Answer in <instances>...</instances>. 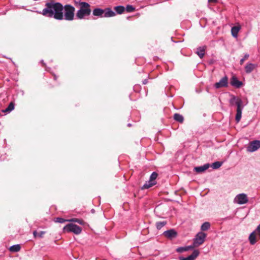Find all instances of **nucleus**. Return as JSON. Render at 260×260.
<instances>
[{
    "label": "nucleus",
    "instance_id": "nucleus-23",
    "mask_svg": "<svg viewBox=\"0 0 260 260\" xmlns=\"http://www.w3.org/2000/svg\"><path fill=\"white\" fill-rule=\"evenodd\" d=\"M211 226V224L209 222H205L202 224L201 227L202 231H206L208 230Z\"/></svg>",
    "mask_w": 260,
    "mask_h": 260
},
{
    "label": "nucleus",
    "instance_id": "nucleus-2",
    "mask_svg": "<svg viewBox=\"0 0 260 260\" xmlns=\"http://www.w3.org/2000/svg\"><path fill=\"white\" fill-rule=\"evenodd\" d=\"M231 99L229 103L231 106L236 105L237 106L236 114L235 116V120L238 123L242 117V111L243 109L244 105H242V101L239 98L234 95H231Z\"/></svg>",
    "mask_w": 260,
    "mask_h": 260
},
{
    "label": "nucleus",
    "instance_id": "nucleus-25",
    "mask_svg": "<svg viewBox=\"0 0 260 260\" xmlns=\"http://www.w3.org/2000/svg\"><path fill=\"white\" fill-rule=\"evenodd\" d=\"M114 10L117 14H121L124 11L125 8L122 6H118L114 7Z\"/></svg>",
    "mask_w": 260,
    "mask_h": 260
},
{
    "label": "nucleus",
    "instance_id": "nucleus-12",
    "mask_svg": "<svg viewBox=\"0 0 260 260\" xmlns=\"http://www.w3.org/2000/svg\"><path fill=\"white\" fill-rule=\"evenodd\" d=\"M210 167L209 164H206L202 166L196 167L194 168V170L197 173H202L207 170Z\"/></svg>",
    "mask_w": 260,
    "mask_h": 260
},
{
    "label": "nucleus",
    "instance_id": "nucleus-27",
    "mask_svg": "<svg viewBox=\"0 0 260 260\" xmlns=\"http://www.w3.org/2000/svg\"><path fill=\"white\" fill-rule=\"evenodd\" d=\"M222 165V162L217 161H215V162H213L212 164L211 167L214 169H217L219 168H220Z\"/></svg>",
    "mask_w": 260,
    "mask_h": 260
},
{
    "label": "nucleus",
    "instance_id": "nucleus-22",
    "mask_svg": "<svg viewBox=\"0 0 260 260\" xmlns=\"http://www.w3.org/2000/svg\"><path fill=\"white\" fill-rule=\"evenodd\" d=\"M21 249L20 245L19 244H15L11 246L9 248V250L11 252H16L20 251Z\"/></svg>",
    "mask_w": 260,
    "mask_h": 260
},
{
    "label": "nucleus",
    "instance_id": "nucleus-36",
    "mask_svg": "<svg viewBox=\"0 0 260 260\" xmlns=\"http://www.w3.org/2000/svg\"><path fill=\"white\" fill-rule=\"evenodd\" d=\"M46 233L45 231H41L39 233H38V237L42 238L43 237L44 235Z\"/></svg>",
    "mask_w": 260,
    "mask_h": 260
},
{
    "label": "nucleus",
    "instance_id": "nucleus-8",
    "mask_svg": "<svg viewBox=\"0 0 260 260\" xmlns=\"http://www.w3.org/2000/svg\"><path fill=\"white\" fill-rule=\"evenodd\" d=\"M163 235L170 240L175 239L177 236V233L174 229H170L165 231Z\"/></svg>",
    "mask_w": 260,
    "mask_h": 260
},
{
    "label": "nucleus",
    "instance_id": "nucleus-33",
    "mask_svg": "<svg viewBox=\"0 0 260 260\" xmlns=\"http://www.w3.org/2000/svg\"><path fill=\"white\" fill-rule=\"evenodd\" d=\"M248 152H253L256 151L259 147H246Z\"/></svg>",
    "mask_w": 260,
    "mask_h": 260
},
{
    "label": "nucleus",
    "instance_id": "nucleus-30",
    "mask_svg": "<svg viewBox=\"0 0 260 260\" xmlns=\"http://www.w3.org/2000/svg\"><path fill=\"white\" fill-rule=\"evenodd\" d=\"M68 219H65L62 217H56L54 218L53 221L55 222H58V223H64L65 222L68 221Z\"/></svg>",
    "mask_w": 260,
    "mask_h": 260
},
{
    "label": "nucleus",
    "instance_id": "nucleus-3",
    "mask_svg": "<svg viewBox=\"0 0 260 260\" xmlns=\"http://www.w3.org/2000/svg\"><path fill=\"white\" fill-rule=\"evenodd\" d=\"M80 9L77 11L76 16L79 19H83L89 16L91 12L90 5L84 2H79Z\"/></svg>",
    "mask_w": 260,
    "mask_h": 260
},
{
    "label": "nucleus",
    "instance_id": "nucleus-28",
    "mask_svg": "<svg viewBox=\"0 0 260 260\" xmlns=\"http://www.w3.org/2000/svg\"><path fill=\"white\" fill-rule=\"evenodd\" d=\"M248 146H260V141L254 140L251 142H248Z\"/></svg>",
    "mask_w": 260,
    "mask_h": 260
},
{
    "label": "nucleus",
    "instance_id": "nucleus-35",
    "mask_svg": "<svg viewBox=\"0 0 260 260\" xmlns=\"http://www.w3.org/2000/svg\"><path fill=\"white\" fill-rule=\"evenodd\" d=\"M255 234H257L260 238V224L257 226L256 229L253 231Z\"/></svg>",
    "mask_w": 260,
    "mask_h": 260
},
{
    "label": "nucleus",
    "instance_id": "nucleus-19",
    "mask_svg": "<svg viewBox=\"0 0 260 260\" xmlns=\"http://www.w3.org/2000/svg\"><path fill=\"white\" fill-rule=\"evenodd\" d=\"M249 240L251 245H254L256 242V234L254 232H252L249 236Z\"/></svg>",
    "mask_w": 260,
    "mask_h": 260
},
{
    "label": "nucleus",
    "instance_id": "nucleus-34",
    "mask_svg": "<svg viewBox=\"0 0 260 260\" xmlns=\"http://www.w3.org/2000/svg\"><path fill=\"white\" fill-rule=\"evenodd\" d=\"M249 55L248 54L246 53L244 54L243 58L240 59V64H242L244 62V61L247 59L249 57Z\"/></svg>",
    "mask_w": 260,
    "mask_h": 260
},
{
    "label": "nucleus",
    "instance_id": "nucleus-21",
    "mask_svg": "<svg viewBox=\"0 0 260 260\" xmlns=\"http://www.w3.org/2000/svg\"><path fill=\"white\" fill-rule=\"evenodd\" d=\"M68 221L71 222H77L81 225H84L85 223L83 219L76 218L69 219Z\"/></svg>",
    "mask_w": 260,
    "mask_h": 260
},
{
    "label": "nucleus",
    "instance_id": "nucleus-7",
    "mask_svg": "<svg viewBox=\"0 0 260 260\" xmlns=\"http://www.w3.org/2000/svg\"><path fill=\"white\" fill-rule=\"evenodd\" d=\"M248 201L247 196L245 193H240L235 198V202L240 205L246 204Z\"/></svg>",
    "mask_w": 260,
    "mask_h": 260
},
{
    "label": "nucleus",
    "instance_id": "nucleus-42",
    "mask_svg": "<svg viewBox=\"0 0 260 260\" xmlns=\"http://www.w3.org/2000/svg\"><path fill=\"white\" fill-rule=\"evenodd\" d=\"M41 62H42V63H43V64H45V63H44V62H43V60H42V61H41Z\"/></svg>",
    "mask_w": 260,
    "mask_h": 260
},
{
    "label": "nucleus",
    "instance_id": "nucleus-18",
    "mask_svg": "<svg viewBox=\"0 0 260 260\" xmlns=\"http://www.w3.org/2000/svg\"><path fill=\"white\" fill-rule=\"evenodd\" d=\"M205 49L206 47L205 46L200 47L197 48V54L201 58H202L205 55Z\"/></svg>",
    "mask_w": 260,
    "mask_h": 260
},
{
    "label": "nucleus",
    "instance_id": "nucleus-32",
    "mask_svg": "<svg viewBox=\"0 0 260 260\" xmlns=\"http://www.w3.org/2000/svg\"><path fill=\"white\" fill-rule=\"evenodd\" d=\"M125 9L128 12H132L135 10V8L132 5H128L126 6Z\"/></svg>",
    "mask_w": 260,
    "mask_h": 260
},
{
    "label": "nucleus",
    "instance_id": "nucleus-40",
    "mask_svg": "<svg viewBox=\"0 0 260 260\" xmlns=\"http://www.w3.org/2000/svg\"><path fill=\"white\" fill-rule=\"evenodd\" d=\"M91 212L92 213H95V210L94 209H92L91 210Z\"/></svg>",
    "mask_w": 260,
    "mask_h": 260
},
{
    "label": "nucleus",
    "instance_id": "nucleus-29",
    "mask_svg": "<svg viewBox=\"0 0 260 260\" xmlns=\"http://www.w3.org/2000/svg\"><path fill=\"white\" fill-rule=\"evenodd\" d=\"M14 109V104L13 103H11L8 107L3 111V112H10Z\"/></svg>",
    "mask_w": 260,
    "mask_h": 260
},
{
    "label": "nucleus",
    "instance_id": "nucleus-26",
    "mask_svg": "<svg viewBox=\"0 0 260 260\" xmlns=\"http://www.w3.org/2000/svg\"><path fill=\"white\" fill-rule=\"evenodd\" d=\"M167 223L166 221H158L156 222V227L157 230H160Z\"/></svg>",
    "mask_w": 260,
    "mask_h": 260
},
{
    "label": "nucleus",
    "instance_id": "nucleus-13",
    "mask_svg": "<svg viewBox=\"0 0 260 260\" xmlns=\"http://www.w3.org/2000/svg\"><path fill=\"white\" fill-rule=\"evenodd\" d=\"M104 10L101 8H95L92 11V14L93 16L99 17H104Z\"/></svg>",
    "mask_w": 260,
    "mask_h": 260
},
{
    "label": "nucleus",
    "instance_id": "nucleus-5",
    "mask_svg": "<svg viewBox=\"0 0 260 260\" xmlns=\"http://www.w3.org/2000/svg\"><path fill=\"white\" fill-rule=\"evenodd\" d=\"M82 228L73 223H69L62 229V232L66 233H73L75 235H79L82 233Z\"/></svg>",
    "mask_w": 260,
    "mask_h": 260
},
{
    "label": "nucleus",
    "instance_id": "nucleus-11",
    "mask_svg": "<svg viewBox=\"0 0 260 260\" xmlns=\"http://www.w3.org/2000/svg\"><path fill=\"white\" fill-rule=\"evenodd\" d=\"M256 67L257 64L249 62L247 63L245 66V71L247 74H249L252 72Z\"/></svg>",
    "mask_w": 260,
    "mask_h": 260
},
{
    "label": "nucleus",
    "instance_id": "nucleus-16",
    "mask_svg": "<svg viewBox=\"0 0 260 260\" xmlns=\"http://www.w3.org/2000/svg\"><path fill=\"white\" fill-rule=\"evenodd\" d=\"M231 84L236 88H239L242 85V82L239 81L236 77H233L231 80Z\"/></svg>",
    "mask_w": 260,
    "mask_h": 260
},
{
    "label": "nucleus",
    "instance_id": "nucleus-17",
    "mask_svg": "<svg viewBox=\"0 0 260 260\" xmlns=\"http://www.w3.org/2000/svg\"><path fill=\"white\" fill-rule=\"evenodd\" d=\"M193 248V246L189 245L184 247H179L176 249V251L179 253H182L184 251H187Z\"/></svg>",
    "mask_w": 260,
    "mask_h": 260
},
{
    "label": "nucleus",
    "instance_id": "nucleus-4",
    "mask_svg": "<svg viewBox=\"0 0 260 260\" xmlns=\"http://www.w3.org/2000/svg\"><path fill=\"white\" fill-rule=\"evenodd\" d=\"M75 8L70 5H66L63 7V19L68 21H72L74 19Z\"/></svg>",
    "mask_w": 260,
    "mask_h": 260
},
{
    "label": "nucleus",
    "instance_id": "nucleus-1",
    "mask_svg": "<svg viewBox=\"0 0 260 260\" xmlns=\"http://www.w3.org/2000/svg\"><path fill=\"white\" fill-rule=\"evenodd\" d=\"M63 6L61 3L50 2L46 3L45 8L39 13L48 18L61 20L63 19Z\"/></svg>",
    "mask_w": 260,
    "mask_h": 260
},
{
    "label": "nucleus",
    "instance_id": "nucleus-9",
    "mask_svg": "<svg viewBox=\"0 0 260 260\" xmlns=\"http://www.w3.org/2000/svg\"><path fill=\"white\" fill-rule=\"evenodd\" d=\"M228 84V78L226 76L222 78L218 82L215 84L216 88H220L223 87H226Z\"/></svg>",
    "mask_w": 260,
    "mask_h": 260
},
{
    "label": "nucleus",
    "instance_id": "nucleus-24",
    "mask_svg": "<svg viewBox=\"0 0 260 260\" xmlns=\"http://www.w3.org/2000/svg\"><path fill=\"white\" fill-rule=\"evenodd\" d=\"M174 119L176 121L180 122H182L184 120V118H183V116L181 115V114H178V113H175L174 115Z\"/></svg>",
    "mask_w": 260,
    "mask_h": 260
},
{
    "label": "nucleus",
    "instance_id": "nucleus-38",
    "mask_svg": "<svg viewBox=\"0 0 260 260\" xmlns=\"http://www.w3.org/2000/svg\"><path fill=\"white\" fill-rule=\"evenodd\" d=\"M208 2H209V3H217L218 0H208Z\"/></svg>",
    "mask_w": 260,
    "mask_h": 260
},
{
    "label": "nucleus",
    "instance_id": "nucleus-14",
    "mask_svg": "<svg viewBox=\"0 0 260 260\" xmlns=\"http://www.w3.org/2000/svg\"><path fill=\"white\" fill-rule=\"evenodd\" d=\"M104 17H111L115 16L116 14L110 8H107L104 10Z\"/></svg>",
    "mask_w": 260,
    "mask_h": 260
},
{
    "label": "nucleus",
    "instance_id": "nucleus-41",
    "mask_svg": "<svg viewBox=\"0 0 260 260\" xmlns=\"http://www.w3.org/2000/svg\"><path fill=\"white\" fill-rule=\"evenodd\" d=\"M230 217H226L225 218V219H230Z\"/></svg>",
    "mask_w": 260,
    "mask_h": 260
},
{
    "label": "nucleus",
    "instance_id": "nucleus-39",
    "mask_svg": "<svg viewBox=\"0 0 260 260\" xmlns=\"http://www.w3.org/2000/svg\"><path fill=\"white\" fill-rule=\"evenodd\" d=\"M148 82V80L147 79H145L143 81V84H147Z\"/></svg>",
    "mask_w": 260,
    "mask_h": 260
},
{
    "label": "nucleus",
    "instance_id": "nucleus-10",
    "mask_svg": "<svg viewBox=\"0 0 260 260\" xmlns=\"http://www.w3.org/2000/svg\"><path fill=\"white\" fill-rule=\"evenodd\" d=\"M200 252L198 249L193 250L191 254L186 257H179L180 260H194L199 255Z\"/></svg>",
    "mask_w": 260,
    "mask_h": 260
},
{
    "label": "nucleus",
    "instance_id": "nucleus-37",
    "mask_svg": "<svg viewBox=\"0 0 260 260\" xmlns=\"http://www.w3.org/2000/svg\"><path fill=\"white\" fill-rule=\"evenodd\" d=\"M33 235L35 238L38 237V232L36 231H34Z\"/></svg>",
    "mask_w": 260,
    "mask_h": 260
},
{
    "label": "nucleus",
    "instance_id": "nucleus-15",
    "mask_svg": "<svg viewBox=\"0 0 260 260\" xmlns=\"http://www.w3.org/2000/svg\"><path fill=\"white\" fill-rule=\"evenodd\" d=\"M241 26L239 24L234 26L231 28V34L233 37L237 38L238 34L241 29Z\"/></svg>",
    "mask_w": 260,
    "mask_h": 260
},
{
    "label": "nucleus",
    "instance_id": "nucleus-20",
    "mask_svg": "<svg viewBox=\"0 0 260 260\" xmlns=\"http://www.w3.org/2000/svg\"><path fill=\"white\" fill-rule=\"evenodd\" d=\"M156 183V182H152L150 180L146 182L141 187L142 189H148L153 185H155Z\"/></svg>",
    "mask_w": 260,
    "mask_h": 260
},
{
    "label": "nucleus",
    "instance_id": "nucleus-6",
    "mask_svg": "<svg viewBox=\"0 0 260 260\" xmlns=\"http://www.w3.org/2000/svg\"><path fill=\"white\" fill-rule=\"evenodd\" d=\"M207 234L203 232H199L193 239V248L198 247L202 245L205 241Z\"/></svg>",
    "mask_w": 260,
    "mask_h": 260
},
{
    "label": "nucleus",
    "instance_id": "nucleus-31",
    "mask_svg": "<svg viewBox=\"0 0 260 260\" xmlns=\"http://www.w3.org/2000/svg\"><path fill=\"white\" fill-rule=\"evenodd\" d=\"M158 176V174L156 172H153L150 176L149 180L152 181V182H156L155 179H156L157 177Z\"/></svg>",
    "mask_w": 260,
    "mask_h": 260
}]
</instances>
